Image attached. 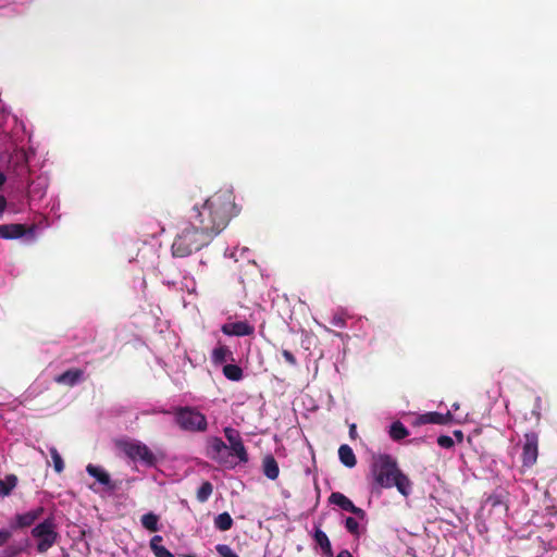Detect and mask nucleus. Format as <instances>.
<instances>
[{
  "mask_svg": "<svg viewBox=\"0 0 557 557\" xmlns=\"http://www.w3.org/2000/svg\"><path fill=\"white\" fill-rule=\"evenodd\" d=\"M238 212L239 210H237L235 205V196L233 191L228 189H221L214 193L203 202L202 214L212 215V220L214 221H210L209 230L218 228L220 233Z\"/></svg>",
  "mask_w": 557,
  "mask_h": 557,
  "instance_id": "nucleus-1",
  "label": "nucleus"
},
{
  "mask_svg": "<svg viewBox=\"0 0 557 557\" xmlns=\"http://www.w3.org/2000/svg\"><path fill=\"white\" fill-rule=\"evenodd\" d=\"M210 243L211 239H209L208 235L201 233L198 227H195L188 221L173 240L171 247L172 255L175 258H185L193 252L199 251Z\"/></svg>",
  "mask_w": 557,
  "mask_h": 557,
  "instance_id": "nucleus-2",
  "label": "nucleus"
},
{
  "mask_svg": "<svg viewBox=\"0 0 557 557\" xmlns=\"http://www.w3.org/2000/svg\"><path fill=\"white\" fill-rule=\"evenodd\" d=\"M174 421L178 428L186 432L201 433L208 429V420L196 407H176L173 411Z\"/></svg>",
  "mask_w": 557,
  "mask_h": 557,
  "instance_id": "nucleus-3",
  "label": "nucleus"
},
{
  "mask_svg": "<svg viewBox=\"0 0 557 557\" xmlns=\"http://www.w3.org/2000/svg\"><path fill=\"white\" fill-rule=\"evenodd\" d=\"M396 487L405 497L412 491V482L397 466L396 461L385 455V488Z\"/></svg>",
  "mask_w": 557,
  "mask_h": 557,
  "instance_id": "nucleus-4",
  "label": "nucleus"
},
{
  "mask_svg": "<svg viewBox=\"0 0 557 557\" xmlns=\"http://www.w3.org/2000/svg\"><path fill=\"white\" fill-rule=\"evenodd\" d=\"M32 536L37 540V552L44 554L48 552L58 541L59 533L53 516L46 518L32 529Z\"/></svg>",
  "mask_w": 557,
  "mask_h": 557,
  "instance_id": "nucleus-5",
  "label": "nucleus"
},
{
  "mask_svg": "<svg viewBox=\"0 0 557 557\" xmlns=\"http://www.w3.org/2000/svg\"><path fill=\"white\" fill-rule=\"evenodd\" d=\"M116 446L133 461H140L148 467L157 463L154 454L141 442L121 440L116 442Z\"/></svg>",
  "mask_w": 557,
  "mask_h": 557,
  "instance_id": "nucleus-6",
  "label": "nucleus"
},
{
  "mask_svg": "<svg viewBox=\"0 0 557 557\" xmlns=\"http://www.w3.org/2000/svg\"><path fill=\"white\" fill-rule=\"evenodd\" d=\"M203 212V203L199 206H194L191 209L188 221L189 223H193L195 227H198L201 233L205 235H208L209 239H213L216 235L220 234L218 228L207 230L210 228V221L214 222L212 220V215L209 214H202Z\"/></svg>",
  "mask_w": 557,
  "mask_h": 557,
  "instance_id": "nucleus-7",
  "label": "nucleus"
},
{
  "mask_svg": "<svg viewBox=\"0 0 557 557\" xmlns=\"http://www.w3.org/2000/svg\"><path fill=\"white\" fill-rule=\"evenodd\" d=\"M539 457V434L534 431L524 434L521 461L522 466L531 468L536 463Z\"/></svg>",
  "mask_w": 557,
  "mask_h": 557,
  "instance_id": "nucleus-8",
  "label": "nucleus"
},
{
  "mask_svg": "<svg viewBox=\"0 0 557 557\" xmlns=\"http://www.w3.org/2000/svg\"><path fill=\"white\" fill-rule=\"evenodd\" d=\"M224 435L227 442L230 443V446L227 447L231 449V454L237 457L240 462H248V453L243 443L239 432L233 428L227 426L224 429Z\"/></svg>",
  "mask_w": 557,
  "mask_h": 557,
  "instance_id": "nucleus-9",
  "label": "nucleus"
},
{
  "mask_svg": "<svg viewBox=\"0 0 557 557\" xmlns=\"http://www.w3.org/2000/svg\"><path fill=\"white\" fill-rule=\"evenodd\" d=\"M7 207V200L0 195V215ZM27 227L24 224L13 223L0 225V237L3 239H16L23 237L27 233Z\"/></svg>",
  "mask_w": 557,
  "mask_h": 557,
  "instance_id": "nucleus-10",
  "label": "nucleus"
},
{
  "mask_svg": "<svg viewBox=\"0 0 557 557\" xmlns=\"http://www.w3.org/2000/svg\"><path fill=\"white\" fill-rule=\"evenodd\" d=\"M371 494L380 497L383 490V455L373 456L370 471Z\"/></svg>",
  "mask_w": 557,
  "mask_h": 557,
  "instance_id": "nucleus-11",
  "label": "nucleus"
},
{
  "mask_svg": "<svg viewBox=\"0 0 557 557\" xmlns=\"http://www.w3.org/2000/svg\"><path fill=\"white\" fill-rule=\"evenodd\" d=\"M44 512L45 508L39 506L27 512L17 513L11 521L10 525L13 530L29 528L42 517Z\"/></svg>",
  "mask_w": 557,
  "mask_h": 557,
  "instance_id": "nucleus-12",
  "label": "nucleus"
},
{
  "mask_svg": "<svg viewBox=\"0 0 557 557\" xmlns=\"http://www.w3.org/2000/svg\"><path fill=\"white\" fill-rule=\"evenodd\" d=\"M453 420V414L450 411L446 413H440L436 411H430L416 417L412 421L413 426H420L424 424H437V425H446L450 423Z\"/></svg>",
  "mask_w": 557,
  "mask_h": 557,
  "instance_id": "nucleus-13",
  "label": "nucleus"
},
{
  "mask_svg": "<svg viewBox=\"0 0 557 557\" xmlns=\"http://www.w3.org/2000/svg\"><path fill=\"white\" fill-rule=\"evenodd\" d=\"M520 557H542L544 547L543 541L539 537H529L519 543Z\"/></svg>",
  "mask_w": 557,
  "mask_h": 557,
  "instance_id": "nucleus-14",
  "label": "nucleus"
},
{
  "mask_svg": "<svg viewBox=\"0 0 557 557\" xmlns=\"http://www.w3.org/2000/svg\"><path fill=\"white\" fill-rule=\"evenodd\" d=\"M222 332L231 336H249L253 334L255 327L246 321H237L224 324Z\"/></svg>",
  "mask_w": 557,
  "mask_h": 557,
  "instance_id": "nucleus-15",
  "label": "nucleus"
},
{
  "mask_svg": "<svg viewBox=\"0 0 557 557\" xmlns=\"http://www.w3.org/2000/svg\"><path fill=\"white\" fill-rule=\"evenodd\" d=\"M87 473L95 478L100 484L104 485L109 491H114L116 488V484L112 482L110 474L98 466H94L89 463L86 467Z\"/></svg>",
  "mask_w": 557,
  "mask_h": 557,
  "instance_id": "nucleus-16",
  "label": "nucleus"
},
{
  "mask_svg": "<svg viewBox=\"0 0 557 557\" xmlns=\"http://www.w3.org/2000/svg\"><path fill=\"white\" fill-rule=\"evenodd\" d=\"M228 449L227 445L220 437H212L208 445V456L218 461L223 462L225 450Z\"/></svg>",
  "mask_w": 557,
  "mask_h": 557,
  "instance_id": "nucleus-17",
  "label": "nucleus"
},
{
  "mask_svg": "<svg viewBox=\"0 0 557 557\" xmlns=\"http://www.w3.org/2000/svg\"><path fill=\"white\" fill-rule=\"evenodd\" d=\"M84 375V371L81 369H70L61 373L55 377V382L67 386L76 385Z\"/></svg>",
  "mask_w": 557,
  "mask_h": 557,
  "instance_id": "nucleus-18",
  "label": "nucleus"
},
{
  "mask_svg": "<svg viewBox=\"0 0 557 557\" xmlns=\"http://www.w3.org/2000/svg\"><path fill=\"white\" fill-rule=\"evenodd\" d=\"M263 474L270 480H276L280 474L278 463L272 455H267L262 460Z\"/></svg>",
  "mask_w": 557,
  "mask_h": 557,
  "instance_id": "nucleus-19",
  "label": "nucleus"
},
{
  "mask_svg": "<svg viewBox=\"0 0 557 557\" xmlns=\"http://www.w3.org/2000/svg\"><path fill=\"white\" fill-rule=\"evenodd\" d=\"M338 458L339 461L347 468H354L357 465V458L351 449V447L347 444H343L338 448Z\"/></svg>",
  "mask_w": 557,
  "mask_h": 557,
  "instance_id": "nucleus-20",
  "label": "nucleus"
},
{
  "mask_svg": "<svg viewBox=\"0 0 557 557\" xmlns=\"http://www.w3.org/2000/svg\"><path fill=\"white\" fill-rule=\"evenodd\" d=\"M313 539H314L315 543L321 547L323 554L326 557H332L333 556V550H332L331 542H330L326 533L323 532L319 527H317L314 529Z\"/></svg>",
  "mask_w": 557,
  "mask_h": 557,
  "instance_id": "nucleus-21",
  "label": "nucleus"
},
{
  "mask_svg": "<svg viewBox=\"0 0 557 557\" xmlns=\"http://www.w3.org/2000/svg\"><path fill=\"white\" fill-rule=\"evenodd\" d=\"M212 361L215 364H221L226 361H234L233 352L227 346L219 345L212 350Z\"/></svg>",
  "mask_w": 557,
  "mask_h": 557,
  "instance_id": "nucleus-22",
  "label": "nucleus"
},
{
  "mask_svg": "<svg viewBox=\"0 0 557 557\" xmlns=\"http://www.w3.org/2000/svg\"><path fill=\"white\" fill-rule=\"evenodd\" d=\"M329 502L348 512L354 506V503L341 492H333L329 497Z\"/></svg>",
  "mask_w": 557,
  "mask_h": 557,
  "instance_id": "nucleus-23",
  "label": "nucleus"
},
{
  "mask_svg": "<svg viewBox=\"0 0 557 557\" xmlns=\"http://www.w3.org/2000/svg\"><path fill=\"white\" fill-rule=\"evenodd\" d=\"M388 435L393 441L399 442L409 435V431L404 423L395 421L389 426Z\"/></svg>",
  "mask_w": 557,
  "mask_h": 557,
  "instance_id": "nucleus-24",
  "label": "nucleus"
},
{
  "mask_svg": "<svg viewBox=\"0 0 557 557\" xmlns=\"http://www.w3.org/2000/svg\"><path fill=\"white\" fill-rule=\"evenodd\" d=\"M17 476L8 474L4 480L0 479V497L9 496L17 485Z\"/></svg>",
  "mask_w": 557,
  "mask_h": 557,
  "instance_id": "nucleus-25",
  "label": "nucleus"
},
{
  "mask_svg": "<svg viewBox=\"0 0 557 557\" xmlns=\"http://www.w3.org/2000/svg\"><path fill=\"white\" fill-rule=\"evenodd\" d=\"M162 536L154 535L150 541V548L156 557H174V555L163 545H161Z\"/></svg>",
  "mask_w": 557,
  "mask_h": 557,
  "instance_id": "nucleus-26",
  "label": "nucleus"
},
{
  "mask_svg": "<svg viewBox=\"0 0 557 557\" xmlns=\"http://www.w3.org/2000/svg\"><path fill=\"white\" fill-rule=\"evenodd\" d=\"M214 527L220 531H227L233 527V519L228 512L219 513L214 518Z\"/></svg>",
  "mask_w": 557,
  "mask_h": 557,
  "instance_id": "nucleus-27",
  "label": "nucleus"
},
{
  "mask_svg": "<svg viewBox=\"0 0 557 557\" xmlns=\"http://www.w3.org/2000/svg\"><path fill=\"white\" fill-rule=\"evenodd\" d=\"M223 374L231 381H239L243 377V370L237 364H225L223 367Z\"/></svg>",
  "mask_w": 557,
  "mask_h": 557,
  "instance_id": "nucleus-28",
  "label": "nucleus"
},
{
  "mask_svg": "<svg viewBox=\"0 0 557 557\" xmlns=\"http://www.w3.org/2000/svg\"><path fill=\"white\" fill-rule=\"evenodd\" d=\"M140 521H141L143 527L145 529H147L148 531L157 532L159 530V525H158L159 518L153 512L145 513L141 517Z\"/></svg>",
  "mask_w": 557,
  "mask_h": 557,
  "instance_id": "nucleus-29",
  "label": "nucleus"
},
{
  "mask_svg": "<svg viewBox=\"0 0 557 557\" xmlns=\"http://www.w3.org/2000/svg\"><path fill=\"white\" fill-rule=\"evenodd\" d=\"M213 492V486L209 481L203 482L197 491V499L205 503L209 499Z\"/></svg>",
  "mask_w": 557,
  "mask_h": 557,
  "instance_id": "nucleus-30",
  "label": "nucleus"
},
{
  "mask_svg": "<svg viewBox=\"0 0 557 557\" xmlns=\"http://www.w3.org/2000/svg\"><path fill=\"white\" fill-rule=\"evenodd\" d=\"M50 455L53 460V467L55 472L61 473L64 469V462L57 448L52 447L50 449Z\"/></svg>",
  "mask_w": 557,
  "mask_h": 557,
  "instance_id": "nucleus-31",
  "label": "nucleus"
},
{
  "mask_svg": "<svg viewBox=\"0 0 557 557\" xmlns=\"http://www.w3.org/2000/svg\"><path fill=\"white\" fill-rule=\"evenodd\" d=\"M215 550L220 557H238L236 553L226 544H218Z\"/></svg>",
  "mask_w": 557,
  "mask_h": 557,
  "instance_id": "nucleus-32",
  "label": "nucleus"
},
{
  "mask_svg": "<svg viewBox=\"0 0 557 557\" xmlns=\"http://www.w3.org/2000/svg\"><path fill=\"white\" fill-rule=\"evenodd\" d=\"M345 528L347 531L354 535H357L359 533V523L358 521L352 517H347L345 519Z\"/></svg>",
  "mask_w": 557,
  "mask_h": 557,
  "instance_id": "nucleus-33",
  "label": "nucleus"
},
{
  "mask_svg": "<svg viewBox=\"0 0 557 557\" xmlns=\"http://www.w3.org/2000/svg\"><path fill=\"white\" fill-rule=\"evenodd\" d=\"M437 444H438V446H441L443 448L449 449V448H451L454 446L455 443H454V440L450 436H448V435H440L437 437Z\"/></svg>",
  "mask_w": 557,
  "mask_h": 557,
  "instance_id": "nucleus-34",
  "label": "nucleus"
},
{
  "mask_svg": "<svg viewBox=\"0 0 557 557\" xmlns=\"http://www.w3.org/2000/svg\"><path fill=\"white\" fill-rule=\"evenodd\" d=\"M331 324L335 327L343 329L346 325V320L343 314H334L331 319Z\"/></svg>",
  "mask_w": 557,
  "mask_h": 557,
  "instance_id": "nucleus-35",
  "label": "nucleus"
},
{
  "mask_svg": "<svg viewBox=\"0 0 557 557\" xmlns=\"http://www.w3.org/2000/svg\"><path fill=\"white\" fill-rule=\"evenodd\" d=\"M282 355L285 359V361L287 363H289L290 366H296L297 364V360H296V357L293 355L292 351L287 350V349H283L282 350Z\"/></svg>",
  "mask_w": 557,
  "mask_h": 557,
  "instance_id": "nucleus-36",
  "label": "nucleus"
},
{
  "mask_svg": "<svg viewBox=\"0 0 557 557\" xmlns=\"http://www.w3.org/2000/svg\"><path fill=\"white\" fill-rule=\"evenodd\" d=\"M11 535L9 530H0V546L4 545L10 540Z\"/></svg>",
  "mask_w": 557,
  "mask_h": 557,
  "instance_id": "nucleus-37",
  "label": "nucleus"
},
{
  "mask_svg": "<svg viewBox=\"0 0 557 557\" xmlns=\"http://www.w3.org/2000/svg\"><path fill=\"white\" fill-rule=\"evenodd\" d=\"M349 512L354 513L355 516H357L360 519H363L366 516L364 510L355 505L352 506V509L349 510Z\"/></svg>",
  "mask_w": 557,
  "mask_h": 557,
  "instance_id": "nucleus-38",
  "label": "nucleus"
},
{
  "mask_svg": "<svg viewBox=\"0 0 557 557\" xmlns=\"http://www.w3.org/2000/svg\"><path fill=\"white\" fill-rule=\"evenodd\" d=\"M358 436V433H357V426L355 423L350 424L349 425V437L351 440H356Z\"/></svg>",
  "mask_w": 557,
  "mask_h": 557,
  "instance_id": "nucleus-39",
  "label": "nucleus"
},
{
  "mask_svg": "<svg viewBox=\"0 0 557 557\" xmlns=\"http://www.w3.org/2000/svg\"><path fill=\"white\" fill-rule=\"evenodd\" d=\"M336 557H352V556L348 550L344 549Z\"/></svg>",
  "mask_w": 557,
  "mask_h": 557,
  "instance_id": "nucleus-40",
  "label": "nucleus"
},
{
  "mask_svg": "<svg viewBox=\"0 0 557 557\" xmlns=\"http://www.w3.org/2000/svg\"><path fill=\"white\" fill-rule=\"evenodd\" d=\"M454 435H455V436H456L460 442H461V441H462V438H463V434H462V432H461L460 430H456V431L454 432Z\"/></svg>",
  "mask_w": 557,
  "mask_h": 557,
  "instance_id": "nucleus-41",
  "label": "nucleus"
},
{
  "mask_svg": "<svg viewBox=\"0 0 557 557\" xmlns=\"http://www.w3.org/2000/svg\"><path fill=\"white\" fill-rule=\"evenodd\" d=\"M5 182V176L3 173L0 172V186L3 185Z\"/></svg>",
  "mask_w": 557,
  "mask_h": 557,
  "instance_id": "nucleus-42",
  "label": "nucleus"
},
{
  "mask_svg": "<svg viewBox=\"0 0 557 557\" xmlns=\"http://www.w3.org/2000/svg\"><path fill=\"white\" fill-rule=\"evenodd\" d=\"M185 557H194V556H191V555H187V556H185Z\"/></svg>",
  "mask_w": 557,
  "mask_h": 557,
  "instance_id": "nucleus-43",
  "label": "nucleus"
}]
</instances>
